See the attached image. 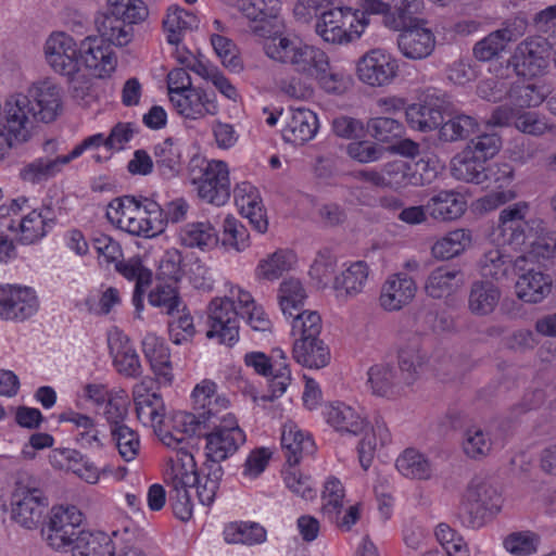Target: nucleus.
<instances>
[{
	"label": "nucleus",
	"instance_id": "f257e3e1",
	"mask_svg": "<svg viewBox=\"0 0 556 556\" xmlns=\"http://www.w3.org/2000/svg\"><path fill=\"white\" fill-rule=\"evenodd\" d=\"M61 111L60 88L49 80L33 84L27 93L0 102V160L14 143L27 141L39 123L53 122Z\"/></svg>",
	"mask_w": 556,
	"mask_h": 556
},
{
	"label": "nucleus",
	"instance_id": "f03ea898",
	"mask_svg": "<svg viewBox=\"0 0 556 556\" xmlns=\"http://www.w3.org/2000/svg\"><path fill=\"white\" fill-rule=\"evenodd\" d=\"M267 56L289 64L300 75L315 79L329 68V58L319 48L303 43L299 39L274 37L264 46Z\"/></svg>",
	"mask_w": 556,
	"mask_h": 556
},
{
	"label": "nucleus",
	"instance_id": "7ed1b4c3",
	"mask_svg": "<svg viewBox=\"0 0 556 556\" xmlns=\"http://www.w3.org/2000/svg\"><path fill=\"white\" fill-rule=\"evenodd\" d=\"M368 23L352 8L338 7L319 14L315 30L325 41L342 45L359 38Z\"/></svg>",
	"mask_w": 556,
	"mask_h": 556
},
{
	"label": "nucleus",
	"instance_id": "20e7f679",
	"mask_svg": "<svg viewBox=\"0 0 556 556\" xmlns=\"http://www.w3.org/2000/svg\"><path fill=\"white\" fill-rule=\"evenodd\" d=\"M501 503L497 484L491 478L475 477L463 496L460 511L467 516L470 527H481L486 513L498 511Z\"/></svg>",
	"mask_w": 556,
	"mask_h": 556
},
{
	"label": "nucleus",
	"instance_id": "39448f33",
	"mask_svg": "<svg viewBox=\"0 0 556 556\" xmlns=\"http://www.w3.org/2000/svg\"><path fill=\"white\" fill-rule=\"evenodd\" d=\"M185 456L188 462H177L167 472L169 503L174 515L181 521H188L192 517V503L188 489L194 486L198 481L193 456L187 453Z\"/></svg>",
	"mask_w": 556,
	"mask_h": 556
},
{
	"label": "nucleus",
	"instance_id": "423d86ee",
	"mask_svg": "<svg viewBox=\"0 0 556 556\" xmlns=\"http://www.w3.org/2000/svg\"><path fill=\"white\" fill-rule=\"evenodd\" d=\"M203 437L206 440L205 462L218 465L233 455L240 445L245 442V434L233 415H228L227 418L220 419L216 426L213 425L212 428L205 429Z\"/></svg>",
	"mask_w": 556,
	"mask_h": 556
},
{
	"label": "nucleus",
	"instance_id": "0eeeda50",
	"mask_svg": "<svg viewBox=\"0 0 556 556\" xmlns=\"http://www.w3.org/2000/svg\"><path fill=\"white\" fill-rule=\"evenodd\" d=\"M48 507L43 492L29 481L18 479L11 495V517L26 529L36 528Z\"/></svg>",
	"mask_w": 556,
	"mask_h": 556
},
{
	"label": "nucleus",
	"instance_id": "6e6552de",
	"mask_svg": "<svg viewBox=\"0 0 556 556\" xmlns=\"http://www.w3.org/2000/svg\"><path fill=\"white\" fill-rule=\"evenodd\" d=\"M551 45L546 38L536 36L521 41L508 64L522 77H535L544 73L549 63Z\"/></svg>",
	"mask_w": 556,
	"mask_h": 556
},
{
	"label": "nucleus",
	"instance_id": "1a4fd4ad",
	"mask_svg": "<svg viewBox=\"0 0 556 556\" xmlns=\"http://www.w3.org/2000/svg\"><path fill=\"white\" fill-rule=\"evenodd\" d=\"M103 146L106 149V138L102 134H96L86 138L80 144L76 146L73 151L63 156L39 157L27 164L21 169V178L28 182H40L54 176L61 170V167L67 164L71 160L79 156L85 150L91 148H99Z\"/></svg>",
	"mask_w": 556,
	"mask_h": 556
},
{
	"label": "nucleus",
	"instance_id": "9d476101",
	"mask_svg": "<svg viewBox=\"0 0 556 556\" xmlns=\"http://www.w3.org/2000/svg\"><path fill=\"white\" fill-rule=\"evenodd\" d=\"M201 176L192 177L198 185L199 197L216 206L226 204L230 198V180L227 164L223 161L205 162Z\"/></svg>",
	"mask_w": 556,
	"mask_h": 556
},
{
	"label": "nucleus",
	"instance_id": "9b49d317",
	"mask_svg": "<svg viewBox=\"0 0 556 556\" xmlns=\"http://www.w3.org/2000/svg\"><path fill=\"white\" fill-rule=\"evenodd\" d=\"M239 315L232 300L214 299L208 306L210 329L206 337L218 338L219 343L231 346L239 339Z\"/></svg>",
	"mask_w": 556,
	"mask_h": 556
},
{
	"label": "nucleus",
	"instance_id": "f8f14e48",
	"mask_svg": "<svg viewBox=\"0 0 556 556\" xmlns=\"http://www.w3.org/2000/svg\"><path fill=\"white\" fill-rule=\"evenodd\" d=\"M396 60L384 50L372 49L357 62V76L361 81L371 87L389 85L396 76Z\"/></svg>",
	"mask_w": 556,
	"mask_h": 556
},
{
	"label": "nucleus",
	"instance_id": "ddd939ff",
	"mask_svg": "<svg viewBox=\"0 0 556 556\" xmlns=\"http://www.w3.org/2000/svg\"><path fill=\"white\" fill-rule=\"evenodd\" d=\"M45 56L52 70L63 76L79 73V48L65 33H53L45 43Z\"/></svg>",
	"mask_w": 556,
	"mask_h": 556
},
{
	"label": "nucleus",
	"instance_id": "4468645a",
	"mask_svg": "<svg viewBox=\"0 0 556 556\" xmlns=\"http://www.w3.org/2000/svg\"><path fill=\"white\" fill-rule=\"evenodd\" d=\"M248 366L262 376H271L269 380L270 394L262 395V401H274L282 395L291 382V371L287 363H279L277 359L269 358L262 352H251L244 357Z\"/></svg>",
	"mask_w": 556,
	"mask_h": 556
},
{
	"label": "nucleus",
	"instance_id": "2eb2a0df",
	"mask_svg": "<svg viewBox=\"0 0 556 556\" xmlns=\"http://www.w3.org/2000/svg\"><path fill=\"white\" fill-rule=\"evenodd\" d=\"M484 179L485 188L501 189L493 191L480 200L481 207L485 211H492L498 206L514 200L516 192L504 188L508 187L514 180V168L508 163H494L485 166Z\"/></svg>",
	"mask_w": 556,
	"mask_h": 556
},
{
	"label": "nucleus",
	"instance_id": "dca6fc26",
	"mask_svg": "<svg viewBox=\"0 0 556 556\" xmlns=\"http://www.w3.org/2000/svg\"><path fill=\"white\" fill-rule=\"evenodd\" d=\"M426 22L419 21L400 27L397 47L401 53L410 60H424L431 55L435 48V36L427 28Z\"/></svg>",
	"mask_w": 556,
	"mask_h": 556
},
{
	"label": "nucleus",
	"instance_id": "f3484780",
	"mask_svg": "<svg viewBox=\"0 0 556 556\" xmlns=\"http://www.w3.org/2000/svg\"><path fill=\"white\" fill-rule=\"evenodd\" d=\"M38 309V300L33 289L27 287H0V317L24 320Z\"/></svg>",
	"mask_w": 556,
	"mask_h": 556
},
{
	"label": "nucleus",
	"instance_id": "a211bd4d",
	"mask_svg": "<svg viewBox=\"0 0 556 556\" xmlns=\"http://www.w3.org/2000/svg\"><path fill=\"white\" fill-rule=\"evenodd\" d=\"M79 59L99 78L110 76L117 63L111 46L98 37H87L80 42Z\"/></svg>",
	"mask_w": 556,
	"mask_h": 556
},
{
	"label": "nucleus",
	"instance_id": "6ab92c4d",
	"mask_svg": "<svg viewBox=\"0 0 556 556\" xmlns=\"http://www.w3.org/2000/svg\"><path fill=\"white\" fill-rule=\"evenodd\" d=\"M447 106L439 98L427 97L425 101L408 105L405 111L409 126L420 131L440 129L446 118Z\"/></svg>",
	"mask_w": 556,
	"mask_h": 556
},
{
	"label": "nucleus",
	"instance_id": "aec40b11",
	"mask_svg": "<svg viewBox=\"0 0 556 556\" xmlns=\"http://www.w3.org/2000/svg\"><path fill=\"white\" fill-rule=\"evenodd\" d=\"M216 384L210 380H203L200 384H197L192 392L193 409L198 415H203L201 418L203 422V429L212 428L213 425L219 422L220 419L227 418L229 414L219 416L222 409H226L228 401L225 397H220L215 394Z\"/></svg>",
	"mask_w": 556,
	"mask_h": 556
},
{
	"label": "nucleus",
	"instance_id": "412c9836",
	"mask_svg": "<svg viewBox=\"0 0 556 556\" xmlns=\"http://www.w3.org/2000/svg\"><path fill=\"white\" fill-rule=\"evenodd\" d=\"M425 161H394L384 165L386 188L401 189L407 186H424L429 182L421 170L427 169Z\"/></svg>",
	"mask_w": 556,
	"mask_h": 556
},
{
	"label": "nucleus",
	"instance_id": "4be33fe9",
	"mask_svg": "<svg viewBox=\"0 0 556 556\" xmlns=\"http://www.w3.org/2000/svg\"><path fill=\"white\" fill-rule=\"evenodd\" d=\"M170 101L186 118L197 119L206 114L215 115L218 111L215 99L210 98L201 88L192 87L188 91L172 94Z\"/></svg>",
	"mask_w": 556,
	"mask_h": 556
},
{
	"label": "nucleus",
	"instance_id": "5701e85b",
	"mask_svg": "<svg viewBox=\"0 0 556 556\" xmlns=\"http://www.w3.org/2000/svg\"><path fill=\"white\" fill-rule=\"evenodd\" d=\"M467 210L465 197L455 190H439L429 198L427 213L435 220L452 222L464 215Z\"/></svg>",
	"mask_w": 556,
	"mask_h": 556
},
{
	"label": "nucleus",
	"instance_id": "b1692460",
	"mask_svg": "<svg viewBox=\"0 0 556 556\" xmlns=\"http://www.w3.org/2000/svg\"><path fill=\"white\" fill-rule=\"evenodd\" d=\"M417 291L416 282L406 274L391 276L382 286L380 305L387 311H399L407 305Z\"/></svg>",
	"mask_w": 556,
	"mask_h": 556
},
{
	"label": "nucleus",
	"instance_id": "393cba45",
	"mask_svg": "<svg viewBox=\"0 0 556 556\" xmlns=\"http://www.w3.org/2000/svg\"><path fill=\"white\" fill-rule=\"evenodd\" d=\"M529 213L527 202H518L505 207L498 217V229L504 240L509 244L525 243L526 232L529 225L526 216Z\"/></svg>",
	"mask_w": 556,
	"mask_h": 556
},
{
	"label": "nucleus",
	"instance_id": "a878e982",
	"mask_svg": "<svg viewBox=\"0 0 556 556\" xmlns=\"http://www.w3.org/2000/svg\"><path fill=\"white\" fill-rule=\"evenodd\" d=\"M142 351L157 382L170 384L173 381L170 354L164 340L154 333H147L142 340Z\"/></svg>",
	"mask_w": 556,
	"mask_h": 556
},
{
	"label": "nucleus",
	"instance_id": "bb28decb",
	"mask_svg": "<svg viewBox=\"0 0 556 556\" xmlns=\"http://www.w3.org/2000/svg\"><path fill=\"white\" fill-rule=\"evenodd\" d=\"M425 357L420 354L417 344L402 348L397 354V363L392 364L395 384L400 393L410 387L418 378Z\"/></svg>",
	"mask_w": 556,
	"mask_h": 556
},
{
	"label": "nucleus",
	"instance_id": "cd10ccee",
	"mask_svg": "<svg viewBox=\"0 0 556 556\" xmlns=\"http://www.w3.org/2000/svg\"><path fill=\"white\" fill-rule=\"evenodd\" d=\"M317 129L316 114L311 110L296 108L292 110V116L282 130V137L287 142L301 146L311 140Z\"/></svg>",
	"mask_w": 556,
	"mask_h": 556
},
{
	"label": "nucleus",
	"instance_id": "c85d7f7f",
	"mask_svg": "<svg viewBox=\"0 0 556 556\" xmlns=\"http://www.w3.org/2000/svg\"><path fill=\"white\" fill-rule=\"evenodd\" d=\"M115 269L126 279L136 281L132 304L135 305L137 316L140 317V312L143 308V295L152 282V271L144 267L140 258L137 257L117 262Z\"/></svg>",
	"mask_w": 556,
	"mask_h": 556
},
{
	"label": "nucleus",
	"instance_id": "c756f323",
	"mask_svg": "<svg viewBox=\"0 0 556 556\" xmlns=\"http://www.w3.org/2000/svg\"><path fill=\"white\" fill-rule=\"evenodd\" d=\"M517 296L527 303H539L552 290V278L535 268L521 274L515 285Z\"/></svg>",
	"mask_w": 556,
	"mask_h": 556
},
{
	"label": "nucleus",
	"instance_id": "7c9ffc66",
	"mask_svg": "<svg viewBox=\"0 0 556 556\" xmlns=\"http://www.w3.org/2000/svg\"><path fill=\"white\" fill-rule=\"evenodd\" d=\"M500 288L489 280H475L468 294V308L477 316L491 314L501 300Z\"/></svg>",
	"mask_w": 556,
	"mask_h": 556
},
{
	"label": "nucleus",
	"instance_id": "2f4dec72",
	"mask_svg": "<svg viewBox=\"0 0 556 556\" xmlns=\"http://www.w3.org/2000/svg\"><path fill=\"white\" fill-rule=\"evenodd\" d=\"M478 131L479 123L473 116L447 110L446 118L439 129L438 138L442 142L451 143L467 140Z\"/></svg>",
	"mask_w": 556,
	"mask_h": 556
},
{
	"label": "nucleus",
	"instance_id": "473e14b6",
	"mask_svg": "<svg viewBox=\"0 0 556 556\" xmlns=\"http://www.w3.org/2000/svg\"><path fill=\"white\" fill-rule=\"evenodd\" d=\"M486 163L483 159L471 154L470 149H464L452 159L451 174L457 180L483 185L486 177L484 173Z\"/></svg>",
	"mask_w": 556,
	"mask_h": 556
},
{
	"label": "nucleus",
	"instance_id": "72a5a7b5",
	"mask_svg": "<svg viewBox=\"0 0 556 556\" xmlns=\"http://www.w3.org/2000/svg\"><path fill=\"white\" fill-rule=\"evenodd\" d=\"M464 283L460 269L444 265L434 268L425 283L426 293L433 299H441Z\"/></svg>",
	"mask_w": 556,
	"mask_h": 556
},
{
	"label": "nucleus",
	"instance_id": "f704fd0d",
	"mask_svg": "<svg viewBox=\"0 0 556 556\" xmlns=\"http://www.w3.org/2000/svg\"><path fill=\"white\" fill-rule=\"evenodd\" d=\"M515 40L516 34L514 29L508 27L496 29L475 43L472 54L480 62L496 60L506 51L508 45Z\"/></svg>",
	"mask_w": 556,
	"mask_h": 556
},
{
	"label": "nucleus",
	"instance_id": "c9c22d12",
	"mask_svg": "<svg viewBox=\"0 0 556 556\" xmlns=\"http://www.w3.org/2000/svg\"><path fill=\"white\" fill-rule=\"evenodd\" d=\"M281 446L290 466L296 465L303 454H312L315 450L313 440L292 421L286 422L282 427Z\"/></svg>",
	"mask_w": 556,
	"mask_h": 556
},
{
	"label": "nucleus",
	"instance_id": "e433bc0d",
	"mask_svg": "<svg viewBox=\"0 0 556 556\" xmlns=\"http://www.w3.org/2000/svg\"><path fill=\"white\" fill-rule=\"evenodd\" d=\"M293 358L305 367L318 369L329 364L330 351L318 337L298 339L293 344Z\"/></svg>",
	"mask_w": 556,
	"mask_h": 556
},
{
	"label": "nucleus",
	"instance_id": "4c0bfd02",
	"mask_svg": "<svg viewBox=\"0 0 556 556\" xmlns=\"http://www.w3.org/2000/svg\"><path fill=\"white\" fill-rule=\"evenodd\" d=\"M54 223L55 215L49 206L45 207V212L33 210L20 223L22 233L20 241L24 244L36 243L47 235L48 228H51Z\"/></svg>",
	"mask_w": 556,
	"mask_h": 556
},
{
	"label": "nucleus",
	"instance_id": "58836bf2",
	"mask_svg": "<svg viewBox=\"0 0 556 556\" xmlns=\"http://www.w3.org/2000/svg\"><path fill=\"white\" fill-rule=\"evenodd\" d=\"M155 166L165 179L178 176L182 169L181 149L173 138H166L154 147Z\"/></svg>",
	"mask_w": 556,
	"mask_h": 556
},
{
	"label": "nucleus",
	"instance_id": "ea45409f",
	"mask_svg": "<svg viewBox=\"0 0 556 556\" xmlns=\"http://www.w3.org/2000/svg\"><path fill=\"white\" fill-rule=\"evenodd\" d=\"M179 239L182 245L202 251L211 250L218 244L217 230L210 222L186 224L179 232Z\"/></svg>",
	"mask_w": 556,
	"mask_h": 556
},
{
	"label": "nucleus",
	"instance_id": "a19ab883",
	"mask_svg": "<svg viewBox=\"0 0 556 556\" xmlns=\"http://www.w3.org/2000/svg\"><path fill=\"white\" fill-rule=\"evenodd\" d=\"M73 556H114L112 540L103 532L79 531L72 547Z\"/></svg>",
	"mask_w": 556,
	"mask_h": 556
},
{
	"label": "nucleus",
	"instance_id": "79ce46f5",
	"mask_svg": "<svg viewBox=\"0 0 556 556\" xmlns=\"http://www.w3.org/2000/svg\"><path fill=\"white\" fill-rule=\"evenodd\" d=\"M110 351L118 372L126 377H138L141 374L139 357L129 344L127 337L109 340Z\"/></svg>",
	"mask_w": 556,
	"mask_h": 556
},
{
	"label": "nucleus",
	"instance_id": "37998d69",
	"mask_svg": "<svg viewBox=\"0 0 556 556\" xmlns=\"http://www.w3.org/2000/svg\"><path fill=\"white\" fill-rule=\"evenodd\" d=\"M327 422L337 431L358 434L365 427L364 419L359 414L344 403H336L328 407L326 412Z\"/></svg>",
	"mask_w": 556,
	"mask_h": 556
},
{
	"label": "nucleus",
	"instance_id": "c03bdc74",
	"mask_svg": "<svg viewBox=\"0 0 556 556\" xmlns=\"http://www.w3.org/2000/svg\"><path fill=\"white\" fill-rule=\"evenodd\" d=\"M369 269L365 262L357 261L351 264L334 279L333 287L339 295L354 296L361 293L366 286Z\"/></svg>",
	"mask_w": 556,
	"mask_h": 556
},
{
	"label": "nucleus",
	"instance_id": "a18cd8bd",
	"mask_svg": "<svg viewBox=\"0 0 556 556\" xmlns=\"http://www.w3.org/2000/svg\"><path fill=\"white\" fill-rule=\"evenodd\" d=\"M471 243L472 232L469 229H455L433 244L432 254L437 258L450 260L462 254Z\"/></svg>",
	"mask_w": 556,
	"mask_h": 556
},
{
	"label": "nucleus",
	"instance_id": "49530a36",
	"mask_svg": "<svg viewBox=\"0 0 556 556\" xmlns=\"http://www.w3.org/2000/svg\"><path fill=\"white\" fill-rule=\"evenodd\" d=\"M97 24L100 33L98 38L106 45L123 47L131 40V27L123 18L113 15L111 12L105 14Z\"/></svg>",
	"mask_w": 556,
	"mask_h": 556
},
{
	"label": "nucleus",
	"instance_id": "de8ad7c7",
	"mask_svg": "<svg viewBox=\"0 0 556 556\" xmlns=\"http://www.w3.org/2000/svg\"><path fill=\"white\" fill-rule=\"evenodd\" d=\"M397 470L406 478L427 480L431 477L432 468L428 458L414 448H407L396 459Z\"/></svg>",
	"mask_w": 556,
	"mask_h": 556
},
{
	"label": "nucleus",
	"instance_id": "09e8293b",
	"mask_svg": "<svg viewBox=\"0 0 556 556\" xmlns=\"http://www.w3.org/2000/svg\"><path fill=\"white\" fill-rule=\"evenodd\" d=\"M224 536L229 544H261L266 541V530L256 522H232L225 528Z\"/></svg>",
	"mask_w": 556,
	"mask_h": 556
},
{
	"label": "nucleus",
	"instance_id": "8fccbe9b",
	"mask_svg": "<svg viewBox=\"0 0 556 556\" xmlns=\"http://www.w3.org/2000/svg\"><path fill=\"white\" fill-rule=\"evenodd\" d=\"M203 471H205L203 477L198 473V481L194 486H197L199 502L202 505L210 506L214 502L216 492L219 489L224 470L216 463L205 462L203 464Z\"/></svg>",
	"mask_w": 556,
	"mask_h": 556
},
{
	"label": "nucleus",
	"instance_id": "3c124183",
	"mask_svg": "<svg viewBox=\"0 0 556 556\" xmlns=\"http://www.w3.org/2000/svg\"><path fill=\"white\" fill-rule=\"evenodd\" d=\"M378 440L381 446L390 441V432L386 422L380 417L375 419L371 432L366 433L358 444L359 463L365 470H367L371 464Z\"/></svg>",
	"mask_w": 556,
	"mask_h": 556
},
{
	"label": "nucleus",
	"instance_id": "603ef678",
	"mask_svg": "<svg viewBox=\"0 0 556 556\" xmlns=\"http://www.w3.org/2000/svg\"><path fill=\"white\" fill-rule=\"evenodd\" d=\"M511 268L509 255L500 249H491L482 254L478 261V270L482 278L501 280L508 275Z\"/></svg>",
	"mask_w": 556,
	"mask_h": 556
},
{
	"label": "nucleus",
	"instance_id": "864d4df0",
	"mask_svg": "<svg viewBox=\"0 0 556 556\" xmlns=\"http://www.w3.org/2000/svg\"><path fill=\"white\" fill-rule=\"evenodd\" d=\"M278 299L282 313L293 316L294 313L302 311L306 291L299 279L289 278L280 283Z\"/></svg>",
	"mask_w": 556,
	"mask_h": 556
},
{
	"label": "nucleus",
	"instance_id": "5fc2aeb1",
	"mask_svg": "<svg viewBox=\"0 0 556 556\" xmlns=\"http://www.w3.org/2000/svg\"><path fill=\"white\" fill-rule=\"evenodd\" d=\"M293 255L289 251L278 250L260 261L255 275L258 279L276 280L292 266Z\"/></svg>",
	"mask_w": 556,
	"mask_h": 556
},
{
	"label": "nucleus",
	"instance_id": "6e6d98bb",
	"mask_svg": "<svg viewBox=\"0 0 556 556\" xmlns=\"http://www.w3.org/2000/svg\"><path fill=\"white\" fill-rule=\"evenodd\" d=\"M368 382L372 392L379 396L400 394L393 376L392 364H376L368 370Z\"/></svg>",
	"mask_w": 556,
	"mask_h": 556
},
{
	"label": "nucleus",
	"instance_id": "4d7b16f0",
	"mask_svg": "<svg viewBox=\"0 0 556 556\" xmlns=\"http://www.w3.org/2000/svg\"><path fill=\"white\" fill-rule=\"evenodd\" d=\"M547 94L548 88L535 83L515 85L509 91L511 102L519 108L539 106Z\"/></svg>",
	"mask_w": 556,
	"mask_h": 556
},
{
	"label": "nucleus",
	"instance_id": "13d9d810",
	"mask_svg": "<svg viewBox=\"0 0 556 556\" xmlns=\"http://www.w3.org/2000/svg\"><path fill=\"white\" fill-rule=\"evenodd\" d=\"M109 12L123 18L129 26L147 20L149 10L142 0H108Z\"/></svg>",
	"mask_w": 556,
	"mask_h": 556
},
{
	"label": "nucleus",
	"instance_id": "bf43d9fd",
	"mask_svg": "<svg viewBox=\"0 0 556 556\" xmlns=\"http://www.w3.org/2000/svg\"><path fill=\"white\" fill-rule=\"evenodd\" d=\"M148 300L152 306L164 308L168 315L179 313L180 306L185 305L177 288L170 283H157L149 293Z\"/></svg>",
	"mask_w": 556,
	"mask_h": 556
},
{
	"label": "nucleus",
	"instance_id": "052dcab7",
	"mask_svg": "<svg viewBox=\"0 0 556 556\" xmlns=\"http://www.w3.org/2000/svg\"><path fill=\"white\" fill-rule=\"evenodd\" d=\"M177 316L170 315L172 319L168 321V334L173 343L184 344L190 342L195 334V327L193 318L187 311L186 305L180 307Z\"/></svg>",
	"mask_w": 556,
	"mask_h": 556
},
{
	"label": "nucleus",
	"instance_id": "680f3d73",
	"mask_svg": "<svg viewBox=\"0 0 556 556\" xmlns=\"http://www.w3.org/2000/svg\"><path fill=\"white\" fill-rule=\"evenodd\" d=\"M492 448V442L488 433L478 427H470L465 431L463 450L472 459L485 457Z\"/></svg>",
	"mask_w": 556,
	"mask_h": 556
},
{
	"label": "nucleus",
	"instance_id": "e2e57ef3",
	"mask_svg": "<svg viewBox=\"0 0 556 556\" xmlns=\"http://www.w3.org/2000/svg\"><path fill=\"white\" fill-rule=\"evenodd\" d=\"M195 16L184 9L169 8L163 21L164 29L167 31V41L177 45L181 40V30L190 28Z\"/></svg>",
	"mask_w": 556,
	"mask_h": 556
},
{
	"label": "nucleus",
	"instance_id": "0e129e2a",
	"mask_svg": "<svg viewBox=\"0 0 556 556\" xmlns=\"http://www.w3.org/2000/svg\"><path fill=\"white\" fill-rule=\"evenodd\" d=\"M211 43L226 68L235 73H239L243 68L242 61L237 53V47L231 39L214 34L211 37Z\"/></svg>",
	"mask_w": 556,
	"mask_h": 556
},
{
	"label": "nucleus",
	"instance_id": "69168bd1",
	"mask_svg": "<svg viewBox=\"0 0 556 556\" xmlns=\"http://www.w3.org/2000/svg\"><path fill=\"white\" fill-rule=\"evenodd\" d=\"M278 4V0H238V8L243 15L253 22L260 23L276 17Z\"/></svg>",
	"mask_w": 556,
	"mask_h": 556
},
{
	"label": "nucleus",
	"instance_id": "338daca9",
	"mask_svg": "<svg viewBox=\"0 0 556 556\" xmlns=\"http://www.w3.org/2000/svg\"><path fill=\"white\" fill-rule=\"evenodd\" d=\"M292 321V334H299V339H314L321 331V318L315 311H300L294 313Z\"/></svg>",
	"mask_w": 556,
	"mask_h": 556
},
{
	"label": "nucleus",
	"instance_id": "774afa93",
	"mask_svg": "<svg viewBox=\"0 0 556 556\" xmlns=\"http://www.w3.org/2000/svg\"><path fill=\"white\" fill-rule=\"evenodd\" d=\"M367 131L376 140L390 142L403 134V125L391 117H374L367 122Z\"/></svg>",
	"mask_w": 556,
	"mask_h": 556
}]
</instances>
